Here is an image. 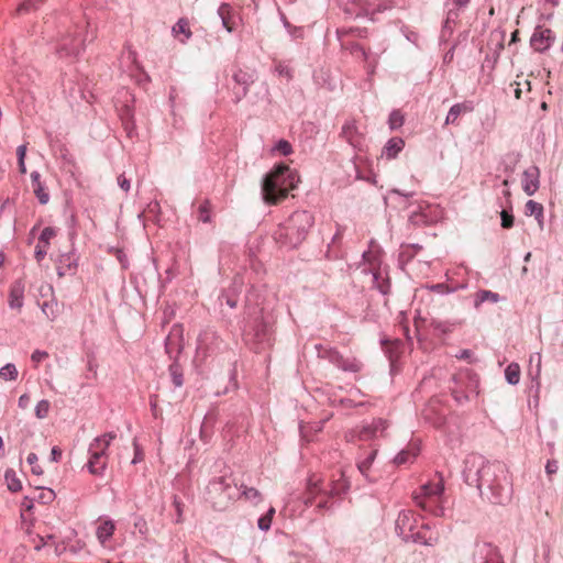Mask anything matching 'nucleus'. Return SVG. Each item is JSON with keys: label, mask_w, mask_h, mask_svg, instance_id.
Instances as JSON below:
<instances>
[{"label": "nucleus", "mask_w": 563, "mask_h": 563, "mask_svg": "<svg viewBox=\"0 0 563 563\" xmlns=\"http://www.w3.org/2000/svg\"><path fill=\"white\" fill-rule=\"evenodd\" d=\"M203 563H227L222 558L216 555V554H209Z\"/></svg>", "instance_id": "nucleus-64"}, {"label": "nucleus", "mask_w": 563, "mask_h": 563, "mask_svg": "<svg viewBox=\"0 0 563 563\" xmlns=\"http://www.w3.org/2000/svg\"><path fill=\"white\" fill-rule=\"evenodd\" d=\"M505 378L509 385H517L520 380V366L510 363L505 369Z\"/></svg>", "instance_id": "nucleus-37"}, {"label": "nucleus", "mask_w": 563, "mask_h": 563, "mask_svg": "<svg viewBox=\"0 0 563 563\" xmlns=\"http://www.w3.org/2000/svg\"><path fill=\"white\" fill-rule=\"evenodd\" d=\"M88 454L89 459L86 464L88 472L95 476H103L108 466L107 450L91 442L89 444Z\"/></svg>", "instance_id": "nucleus-12"}, {"label": "nucleus", "mask_w": 563, "mask_h": 563, "mask_svg": "<svg viewBox=\"0 0 563 563\" xmlns=\"http://www.w3.org/2000/svg\"><path fill=\"white\" fill-rule=\"evenodd\" d=\"M218 15L221 19L223 27L229 32H233V10L229 3H222L218 9Z\"/></svg>", "instance_id": "nucleus-28"}, {"label": "nucleus", "mask_w": 563, "mask_h": 563, "mask_svg": "<svg viewBox=\"0 0 563 563\" xmlns=\"http://www.w3.org/2000/svg\"><path fill=\"white\" fill-rule=\"evenodd\" d=\"M428 531V525L417 526V529L412 530L407 537H405L404 541L422 544L427 547H433L437 543L438 539L432 534H427Z\"/></svg>", "instance_id": "nucleus-18"}, {"label": "nucleus", "mask_w": 563, "mask_h": 563, "mask_svg": "<svg viewBox=\"0 0 563 563\" xmlns=\"http://www.w3.org/2000/svg\"><path fill=\"white\" fill-rule=\"evenodd\" d=\"M119 112H120V117H121V120L123 122V125H124V129H125L128 135L132 136L133 131H134V123L132 122V117H133L132 109L130 108L129 104H124L119 110Z\"/></svg>", "instance_id": "nucleus-35"}, {"label": "nucleus", "mask_w": 563, "mask_h": 563, "mask_svg": "<svg viewBox=\"0 0 563 563\" xmlns=\"http://www.w3.org/2000/svg\"><path fill=\"white\" fill-rule=\"evenodd\" d=\"M45 0H24L18 8L19 13L36 10Z\"/></svg>", "instance_id": "nucleus-51"}, {"label": "nucleus", "mask_w": 563, "mask_h": 563, "mask_svg": "<svg viewBox=\"0 0 563 563\" xmlns=\"http://www.w3.org/2000/svg\"><path fill=\"white\" fill-rule=\"evenodd\" d=\"M404 146L405 142L401 137H391L384 146L383 155L388 159H393L401 152Z\"/></svg>", "instance_id": "nucleus-27"}, {"label": "nucleus", "mask_w": 563, "mask_h": 563, "mask_svg": "<svg viewBox=\"0 0 563 563\" xmlns=\"http://www.w3.org/2000/svg\"><path fill=\"white\" fill-rule=\"evenodd\" d=\"M78 256L75 249H70L67 253L59 255L57 264V274L59 276L66 275L67 271L77 266Z\"/></svg>", "instance_id": "nucleus-24"}, {"label": "nucleus", "mask_w": 563, "mask_h": 563, "mask_svg": "<svg viewBox=\"0 0 563 563\" xmlns=\"http://www.w3.org/2000/svg\"><path fill=\"white\" fill-rule=\"evenodd\" d=\"M31 181L33 192L41 205H46L49 200V194L46 191L45 185L41 181V174L37 170L31 173Z\"/></svg>", "instance_id": "nucleus-25"}, {"label": "nucleus", "mask_w": 563, "mask_h": 563, "mask_svg": "<svg viewBox=\"0 0 563 563\" xmlns=\"http://www.w3.org/2000/svg\"><path fill=\"white\" fill-rule=\"evenodd\" d=\"M114 523L111 520H107L97 528V538L100 543L104 544L114 532Z\"/></svg>", "instance_id": "nucleus-33"}, {"label": "nucleus", "mask_w": 563, "mask_h": 563, "mask_svg": "<svg viewBox=\"0 0 563 563\" xmlns=\"http://www.w3.org/2000/svg\"><path fill=\"white\" fill-rule=\"evenodd\" d=\"M38 457L35 453H30L26 457V462L32 466L31 471L34 475L43 474L42 467L37 464Z\"/></svg>", "instance_id": "nucleus-54"}, {"label": "nucleus", "mask_w": 563, "mask_h": 563, "mask_svg": "<svg viewBox=\"0 0 563 563\" xmlns=\"http://www.w3.org/2000/svg\"><path fill=\"white\" fill-rule=\"evenodd\" d=\"M218 340L217 333L213 330H205L199 334L197 341V350L202 353L212 352L211 344Z\"/></svg>", "instance_id": "nucleus-26"}, {"label": "nucleus", "mask_w": 563, "mask_h": 563, "mask_svg": "<svg viewBox=\"0 0 563 563\" xmlns=\"http://www.w3.org/2000/svg\"><path fill=\"white\" fill-rule=\"evenodd\" d=\"M473 563H504V561L494 544L483 541L474 547Z\"/></svg>", "instance_id": "nucleus-13"}, {"label": "nucleus", "mask_w": 563, "mask_h": 563, "mask_svg": "<svg viewBox=\"0 0 563 563\" xmlns=\"http://www.w3.org/2000/svg\"><path fill=\"white\" fill-rule=\"evenodd\" d=\"M272 329V320L264 314L262 308L251 302L250 295L246 297V305L244 317L241 324V330L244 336L253 338L257 342L268 340Z\"/></svg>", "instance_id": "nucleus-5"}, {"label": "nucleus", "mask_w": 563, "mask_h": 563, "mask_svg": "<svg viewBox=\"0 0 563 563\" xmlns=\"http://www.w3.org/2000/svg\"><path fill=\"white\" fill-rule=\"evenodd\" d=\"M377 449H372L364 459L357 461V470L366 478H368V471L377 455Z\"/></svg>", "instance_id": "nucleus-34"}, {"label": "nucleus", "mask_w": 563, "mask_h": 563, "mask_svg": "<svg viewBox=\"0 0 563 563\" xmlns=\"http://www.w3.org/2000/svg\"><path fill=\"white\" fill-rule=\"evenodd\" d=\"M298 177L288 166H276L262 181V196L266 203L275 205L296 188Z\"/></svg>", "instance_id": "nucleus-3"}, {"label": "nucleus", "mask_w": 563, "mask_h": 563, "mask_svg": "<svg viewBox=\"0 0 563 563\" xmlns=\"http://www.w3.org/2000/svg\"><path fill=\"white\" fill-rule=\"evenodd\" d=\"M274 152H277L284 156H288L292 152L291 144L286 140H279L273 147Z\"/></svg>", "instance_id": "nucleus-50"}, {"label": "nucleus", "mask_w": 563, "mask_h": 563, "mask_svg": "<svg viewBox=\"0 0 563 563\" xmlns=\"http://www.w3.org/2000/svg\"><path fill=\"white\" fill-rule=\"evenodd\" d=\"M346 49H349L352 54H355V53H360L365 60L368 59V54L366 53V51L357 43H352L351 45L346 46L345 47Z\"/></svg>", "instance_id": "nucleus-59"}, {"label": "nucleus", "mask_w": 563, "mask_h": 563, "mask_svg": "<svg viewBox=\"0 0 563 563\" xmlns=\"http://www.w3.org/2000/svg\"><path fill=\"white\" fill-rule=\"evenodd\" d=\"M418 455V449L417 448H410L406 450H401L395 457L394 463L396 465H402L406 463L412 462Z\"/></svg>", "instance_id": "nucleus-36"}, {"label": "nucleus", "mask_w": 563, "mask_h": 563, "mask_svg": "<svg viewBox=\"0 0 563 563\" xmlns=\"http://www.w3.org/2000/svg\"><path fill=\"white\" fill-rule=\"evenodd\" d=\"M482 498L492 504L503 505L510 500L511 488L507 481V471L503 463L490 462L484 472V479L477 488Z\"/></svg>", "instance_id": "nucleus-2"}, {"label": "nucleus", "mask_w": 563, "mask_h": 563, "mask_svg": "<svg viewBox=\"0 0 563 563\" xmlns=\"http://www.w3.org/2000/svg\"><path fill=\"white\" fill-rule=\"evenodd\" d=\"M56 235V229L52 227H46L42 230L40 234V242L44 244H49L51 240Z\"/></svg>", "instance_id": "nucleus-53"}, {"label": "nucleus", "mask_w": 563, "mask_h": 563, "mask_svg": "<svg viewBox=\"0 0 563 563\" xmlns=\"http://www.w3.org/2000/svg\"><path fill=\"white\" fill-rule=\"evenodd\" d=\"M240 489V498H244L253 505H257L262 501L263 497L258 489L254 487H249L245 485L239 486Z\"/></svg>", "instance_id": "nucleus-29"}, {"label": "nucleus", "mask_w": 563, "mask_h": 563, "mask_svg": "<svg viewBox=\"0 0 563 563\" xmlns=\"http://www.w3.org/2000/svg\"><path fill=\"white\" fill-rule=\"evenodd\" d=\"M220 299H224L225 300V303L230 307V308H235L236 305H238V300H236V296H233L231 295L230 292H225L223 291Z\"/></svg>", "instance_id": "nucleus-61"}, {"label": "nucleus", "mask_w": 563, "mask_h": 563, "mask_svg": "<svg viewBox=\"0 0 563 563\" xmlns=\"http://www.w3.org/2000/svg\"><path fill=\"white\" fill-rule=\"evenodd\" d=\"M490 461L481 454H468L463 462V479L468 486L481 487L484 479V472L489 466Z\"/></svg>", "instance_id": "nucleus-9"}, {"label": "nucleus", "mask_w": 563, "mask_h": 563, "mask_svg": "<svg viewBox=\"0 0 563 563\" xmlns=\"http://www.w3.org/2000/svg\"><path fill=\"white\" fill-rule=\"evenodd\" d=\"M181 334L183 330L180 325H174L165 339V351L169 355V357H174L178 355L181 350Z\"/></svg>", "instance_id": "nucleus-19"}, {"label": "nucleus", "mask_w": 563, "mask_h": 563, "mask_svg": "<svg viewBox=\"0 0 563 563\" xmlns=\"http://www.w3.org/2000/svg\"><path fill=\"white\" fill-rule=\"evenodd\" d=\"M465 287H466L465 285H460L457 287L450 288L448 285L440 283V284L432 285L430 289L433 291H437L439 294H451L457 289H464Z\"/></svg>", "instance_id": "nucleus-52"}, {"label": "nucleus", "mask_w": 563, "mask_h": 563, "mask_svg": "<svg viewBox=\"0 0 563 563\" xmlns=\"http://www.w3.org/2000/svg\"><path fill=\"white\" fill-rule=\"evenodd\" d=\"M555 37L550 29L537 26L530 38L531 47L539 53H543L550 48Z\"/></svg>", "instance_id": "nucleus-15"}, {"label": "nucleus", "mask_w": 563, "mask_h": 563, "mask_svg": "<svg viewBox=\"0 0 563 563\" xmlns=\"http://www.w3.org/2000/svg\"><path fill=\"white\" fill-rule=\"evenodd\" d=\"M379 256V249H367L362 253V258L364 262L373 265V262L376 261Z\"/></svg>", "instance_id": "nucleus-56"}, {"label": "nucleus", "mask_w": 563, "mask_h": 563, "mask_svg": "<svg viewBox=\"0 0 563 563\" xmlns=\"http://www.w3.org/2000/svg\"><path fill=\"white\" fill-rule=\"evenodd\" d=\"M459 18V11L456 9H449L446 11V18L443 22L441 33H440V42L446 43L451 35L453 34L454 25Z\"/></svg>", "instance_id": "nucleus-22"}, {"label": "nucleus", "mask_w": 563, "mask_h": 563, "mask_svg": "<svg viewBox=\"0 0 563 563\" xmlns=\"http://www.w3.org/2000/svg\"><path fill=\"white\" fill-rule=\"evenodd\" d=\"M418 521L411 510H401L395 522V531L398 537L405 540L412 530L417 529Z\"/></svg>", "instance_id": "nucleus-16"}, {"label": "nucleus", "mask_w": 563, "mask_h": 563, "mask_svg": "<svg viewBox=\"0 0 563 563\" xmlns=\"http://www.w3.org/2000/svg\"><path fill=\"white\" fill-rule=\"evenodd\" d=\"M404 124V115L398 110L390 112L388 118V125L390 130H397Z\"/></svg>", "instance_id": "nucleus-46"}, {"label": "nucleus", "mask_w": 563, "mask_h": 563, "mask_svg": "<svg viewBox=\"0 0 563 563\" xmlns=\"http://www.w3.org/2000/svg\"><path fill=\"white\" fill-rule=\"evenodd\" d=\"M347 489L344 486L342 489L331 487L327 489L322 486L319 479L310 477L307 483V490L303 495V504L309 507L314 505L319 512H333L335 509V503L331 501L334 496L340 495L342 492Z\"/></svg>", "instance_id": "nucleus-6"}, {"label": "nucleus", "mask_w": 563, "mask_h": 563, "mask_svg": "<svg viewBox=\"0 0 563 563\" xmlns=\"http://www.w3.org/2000/svg\"><path fill=\"white\" fill-rule=\"evenodd\" d=\"M63 86L65 88L68 87V89L70 91V95H75V93H80L81 95L82 93L81 87L80 86L75 87V85H73V80L70 78H68V77H65L63 79Z\"/></svg>", "instance_id": "nucleus-60"}, {"label": "nucleus", "mask_w": 563, "mask_h": 563, "mask_svg": "<svg viewBox=\"0 0 563 563\" xmlns=\"http://www.w3.org/2000/svg\"><path fill=\"white\" fill-rule=\"evenodd\" d=\"M169 373L175 387H181L184 384L183 373L179 364L175 361L169 365Z\"/></svg>", "instance_id": "nucleus-42"}, {"label": "nucleus", "mask_w": 563, "mask_h": 563, "mask_svg": "<svg viewBox=\"0 0 563 563\" xmlns=\"http://www.w3.org/2000/svg\"><path fill=\"white\" fill-rule=\"evenodd\" d=\"M18 375L16 366L12 363H7L0 368V378L3 380H15Z\"/></svg>", "instance_id": "nucleus-40"}, {"label": "nucleus", "mask_w": 563, "mask_h": 563, "mask_svg": "<svg viewBox=\"0 0 563 563\" xmlns=\"http://www.w3.org/2000/svg\"><path fill=\"white\" fill-rule=\"evenodd\" d=\"M8 489L12 493H16L22 489L21 481L18 478L13 470H7L4 473Z\"/></svg>", "instance_id": "nucleus-38"}, {"label": "nucleus", "mask_w": 563, "mask_h": 563, "mask_svg": "<svg viewBox=\"0 0 563 563\" xmlns=\"http://www.w3.org/2000/svg\"><path fill=\"white\" fill-rule=\"evenodd\" d=\"M368 271L372 273L373 276V286L383 295H387L389 291L388 280L379 282L380 273L374 269V267H371Z\"/></svg>", "instance_id": "nucleus-39"}, {"label": "nucleus", "mask_w": 563, "mask_h": 563, "mask_svg": "<svg viewBox=\"0 0 563 563\" xmlns=\"http://www.w3.org/2000/svg\"><path fill=\"white\" fill-rule=\"evenodd\" d=\"M173 34L175 37H178L179 34L184 35V38H179V41L185 44L192 35L188 21L186 19H179L176 24L173 26Z\"/></svg>", "instance_id": "nucleus-32"}, {"label": "nucleus", "mask_w": 563, "mask_h": 563, "mask_svg": "<svg viewBox=\"0 0 563 563\" xmlns=\"http://www.w3.org/2000/svg\"><path fill=\"white\" fill-rule=\"evenodd\" d=\"M388 428V422L382 418L374 419L371 423L362 426L358 431V439L361 441H369L378 435H383L384 431Z\"/></svg>", "instance_id": "nucleus-17"}, {"label": "nucleus", "mask_w": 563, "mask_h": 563, "mask_svg": "<svg viewBox=\"0 0 563 563\" xmlns=\"http://www.w3.org/2000/svg\"><path fill=\"white\" fill-rule=\"evenodd\" d=\"M232 79L238 86L232 89V100L234 103H239L243 98L246 97L250 90V86L256 80V71L239 68L233 73Z\"/></svg>", "instance_id": "nucleus-11"}, {"label": "nucleus", "mask_w": 563, "mask_h": 563, "mask_svg": "<svg viewBox=\"0 0 563 563\" xmlns=\"http://www.w3.org/2000/svg\"><path fill=\"white\" fill-rule=\"evenodd\" d=\"M198 220L208 223L211 221V209L208 200L203 201L198 208Z\"/></svg>", "instance_id": "nucleus-45"}, {"label": "nucleus", "mask_w": 563, "mask_h": 563, "mask_svg": "<svg viewBox=\"0 0 563 563\" xmlns=\"http://www.w3.org/2000/svg\"><path fill=\"white\" fill-rule=\"evenodd\" d=\"M109 251H114V255L118 258V261L121 263L123 268L128 267V261H126V256L123 252V249H109Z\"/></svg>", "instance_id": "nucleus-62"}, {"label": "nucleus", "mask_w": 563, "mask_h": 563, "mask_svg": "<svg viewBox=\"0 0 563 563\" xmlns=\"http://www.w3.org/2000/svg\"><path fill=\"white\" fill-rule=\"evenodd\" d=\"M474 106L472 101H464L453 104L445 118V124H455L461 114L472 112Z\"/></svg>", "instance_id": "nucleus-23"}, {"label": "nucleus", "mask_w": 563, "mask_h": 563, "mask_svg": "<svg viewBox=\"0 0 563 563\" xmlns=\"http://www.w3.org/2000/svg\"><path fill=\"white\" fill-rule=\"evenodd\" d=\"M470 0H449L446 8L456 9L460 11L461 8L465 7Z\"/></svg>", "instance_id": "nucleus-63"}, {"label": "nucleus", "mask_w": 563, "mask_h": 563, "mask_svg": "<svg viewBox=\"0 0 563 563\" xmlns=\"http://www.w3.org/2000/svg\"><path fill=\"white\" fill-rule=\"evenodd\" d=\"M275 73L280 77H285L287 80L292 79V69L284 62L276 63Z\"/></svg>", "instance_id": "nucleus-49"}, {"label": "nucleus", "mask_w": 563, "mask_h": 563, "mask_svg": "<svg viewBox=\"0 0 563 563\" xmlns=\"http://www.w3.org/2000/svg\"><path fill=\"white\" fill-rule=\"evenodd\" d=\"M24 303V283L21 279L13 282L9 291V307L21 310Z\"/></svg>", "instance_id": "nucleus-21"}, {"label": "nucleus", "mask_w": 563, "mask_h": 563, "mask_svg": "<svg viewBox=\"0 0 563 563\" xmlns=\"http://www.w3.org/2000/svg\"><path fill=\"white\" fill-rule=\"evenodd\" d=\"M409 221L412 223V224H422V223H426L428 221V217L427 214L424 213L423 211V207L421 205H418L417 206V209H415L410 216H409Z\"/></svg>", "instance_id": "nucleus-44"}, {"label": "nucleus", "mask_w": 563, "mask_h": 563, "mask_svg": "<svg viewBox=\"0 0 563 563\" xmlns=\"http://www.w3.org/2000/svg\"><path fill=\"white\" fill-rule=\"evenodd\" d=\"M313 224V217L310 212L300 210L294 212L286 227L289 246H298L305 241L306 234Z\"/></svg>", "instance_id": "nucleus-8"}, {"label": "nucleus", "mask_w": 563, "mask_h": 563, "mask_svg": "<svg viewBox=\"0 0 563 563\" xmlns=\"http://www.w3.org/2000/svg\"><path fill=\"white\" fill-rule=\"evenodd\" d=\"M115 433L113 432H108V433H104L100 437H97L93 439V443L95 445H99L100 448H104V450L108 451V448L109 445L111 444V442L115 439Z\"/></svg>", "instance_id": "nucleus-47"}, {"label": "nucleus", "mask_w": 563, "mask_h": 563, "mask_svg": "<svg viewBox=\"0 0 563 563\" xmlns=\"http://www.w3.org/2000/svg\"><path fill=\"white\" fill-rule=\"evenodd\" d=\"M51 404L46 399L40 400L35 406V416L38 419H45L48 416Z\"/></svg>", "instance_id": "nucleus-48"}, {"label": "nucleus", "mask_w": 563, "mask_h": 563, "mask_svg": "<svg viewBox=\"0 0 563 563\" xmlns=\"http://www.w3.org/2000/svg\"><path fill=\"white\" fill-rule=\"evenodd\" d=\"M500 300V296L497 292H494L492 290H479L475 294L474 298V307L477 309L479 306L486 301L496 303Z\"/></svg>", "instance_id": "nucleus-30"}, {"label": "nucleus", "mask_w": 563, "mask_h": 563, "mask_svg": "<svg viewBox=\"0 0 563 563\" xmlns=\"http://www.w3.org/2000/svg\"><path fill=\"white\" fill-rule=\"evenodd\" d=\"M274 515H275V508L269 507L267 512L258 518V520H257L258 529L262 531L269 530Z\"/></svg>", "instance_id": "nucleus-41"}, {"label": "nucleus", "mask_w": 563, "mask_h": 563, "mask_svg": "<svg viewBox=\"0 0 563 563\" xmlns=\"http://www.w3.org/2000/svg\"><path fill=\"white\" fill-rule=\"evenodd\" d=\"M444 492L443 478L440 477L437 482H428L420 487L419 493L413 494V500L417 506L423 510L431 511L435 516L443 515V508L435 506Z\"/></svg>", "instance_id": "nucleus-7"}, {"label": "nucleus", "mask_w": 563, "mask_h": 563, "mask_svg": "<svg viewBox=\"0 0 563 563\" xmlns=\"http://www.w3.org/2000/svg\"><path fill=\"white\" fill-rule=\"evenodd\" d=\"M526 216H532L540 225L543 222V206L534 200H528L525 206Z\"/></svg>", "instance_id": "nucleus-31"}, {"label": "nucleus", "mask_w": 563, "mask_h": 563, "mask_svg": "<svg viewBox=\"0 0 563 563\" xmlns=\"http://www.w3.org/2000/svg\"><path fill=\"white\" fill-rule=\"evenodd\" d=\"M243 285H244L243 278L240 276H236L233 279L229 289L225 290V292H230L231 295L236 296L242 290Z\"/></svg>", "instance_id": "nucleus-57"}, {"label": "nucleus", "mask_w": 563, "mask_h": 563, "mask_svg": "<svg viewBox=\"0 0 563 563\" xmlns=\"http://www.w3.org/2000/svg\"><path fill=\"white\" fill-rule=\"evenodd\" d=\"M501 217V225L506 229H509L514 225V216L507 211L506 209H503L500 212Z\"/></svg>", "instance_id": "nucleus-58"}, {"label": "nucleus", "mask_w": 563, "mask_h": 563, "mask_svg": "<svg viewBox=\"0 0 563 563\" xmlns=\"http://www.w3.org/2000/svg\"><path fill=\"white\" fill-rule=\"evenodd\" d=\"M56 497V494L51 488H42L36 496H34L35 500L43 505L51 504Z\"/></svg>", "instance_id": "nucleus-43"}, {"label": "nucleus", "mask_w": 563, "mask_h": 563, "mask_svg": "<svg viewBox=\"0 0 563 563\" xmlns=\"http://www.w3.org/2000/svg\"><path fill=\"white\" fill-rule=\"evenodd\" d=\"M203 496L213 509L222 511L240 498V489L230 477L219 476L208 483Z\"/></svg>", "instance_id": "nucleus-4"}, {"label": "nucleus", "mask_w": 563, "mask_h": 563, "mask_svg": "<svg viewBox=\"0 0 563 563\" xmlns=\"http://www.w3.org/2000/svg\"><path fill=\"white\" fill-rule=\"evenodd\" d=\"M319 356L328 360L331 364L342 369L343 372L349 373H358L363 364L354 356L344 357L341 353H339L334 349H320Z\"/></svg>", "instance_id": "nucleus-10"}, {"label": "nucleus", "mask_w": 563, "mask_h": 563, "mask_svg": "<svg viewBox=\"0 0 563 563\" xmlns=\"http://www.w3.org/2000/svg\"><path fill=\"white\" fill-rule=\"evenodd\" d=\"M540 170L537 166H530L522 174V190L528 195L532 196L540 186Z\"/></svg>", "instance_id": "nucleus-20"}, {"label": "nucleus", "mask_w": 563, "mask_h": 563, "mask_svg": "<svg viewBox=\"0 0 563 563\" xmlns=\"http://www.w3.org/2000/svg\"><path fill=\"white\" fill-rule=\"evenodd\" d=\"M89 24L80 13L60 18L55 45L59 57H77L84 51L86 42L95 38V33L86 30Z\"/></svg>", "instance_id": "nucleus-1"}, {"label": "nucleus", "mask_w": 563, "mask_h": 563, "mask_svg": "<svg viewBox=\"0 0 563 563\" xmlns=\"http://www.w3.org/2000/svg\"><path fill=\"white\" fill-rule=\"evenodd\" d=\"M412 195H413L412 192H410V194H402V192H401L400 190H398V189H391V190L388 192V197H387L386 199L391 198L393 196H396V197L399 199L398 205H399V206H402V207L405 208V207H407V205H406V200H407L409 197H412Z\"/></svg>", "instance_id": "nucleus-55"}, {"label": "nucleus", "mask_w": 563, "mask_h": 563, "mask_svg": "<svg viewBox=\"0 0 563 563\" xmlns=\"http://www.w3.org/2000/svg\"><path fill=\"white\" fill-rule=\"evenodd\" d=\"M341 136L355 150L363 151L365 146V135L358 129L355 121H347L342 126Z\"/></svg>", "instance_id": "nucleus-14"}]
</instances>
